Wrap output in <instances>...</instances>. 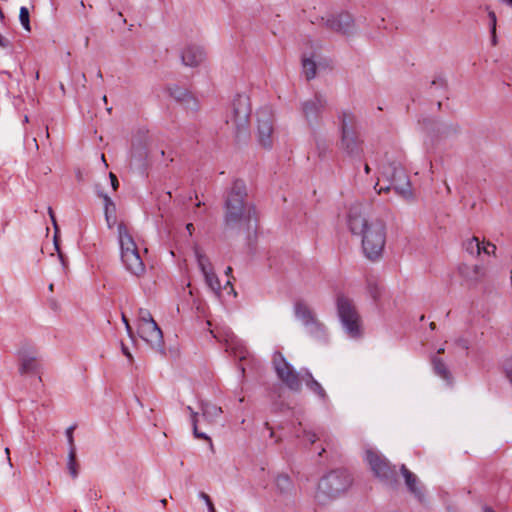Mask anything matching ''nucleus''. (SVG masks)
Returning <instances> with one entry per match:
<instances>
[{"label":"nucleus","mask_w":512,"mask_h":512,"mask_svg":"<svg viewBox=\"0 0 512 512\" xmlns=\"http://www.w3.org/2000/svg\"><path fill=\"white\" fill-rule=\"evenodd\" d=\"M347 223L352 234L362 237V250L366 258L378 260L386 243L385 223L380 219L368 220L360 205L349 209Z\"/></svg>","instance_id":"f257e3e1"},{"label":"nucleus","mask_w":512,"mask_h":512,"mask_svg":"<svg viewBox=\"0 0 512 512\" xmlns=\"http://www.w3.org/2000/svg\"><path fill=\"white\" fill-rule=\"evenodd\" d=\"M254 215L255 208L247 201V189L244 181L235 180L225 201V229L240 230L243 226L249 225Z\"/></svg>","instance_id":"f03ea898"},{"label":"nucleus","mask_w":512,"mask_h":512,"mask_svg":"<svg viewBox=\"0 0 512 512\" xmlns=\"http://www.w3.org/2000/svg\"><path fill=\"white\" fill-rule=\"evenodd\" d=\"M117 230L122 263L131 274L137 277L142 276L145 273V264L128 227L121 222Z\"/></svg>","instance_id":"7ed1b4c3"},{"label":"nucleus","mask_w":512,"mask_h":512,"mask_svg":"<svg viewBox=\"0 0 512 512\" xmlns=\"http://www.w3.org/2000/svg\"><path fill=\"white\" fill-rule=\"evenodd\" d=\"M251 115L250 99L247 95H237L226 113V124L236 138L248 135Z\"/></svg>","instance_id":"20e7f679"},{"label":"nucleus","mask_w":512,"mask_h":512,"mask_svg":"<svg viewBox=\"0 0 512 512\" xmlns=\"http://www.w3.org/2000/svg\"><path fill=\"white\" fill-rule=\"evenodd\" d=\"M351 484L352 478L347 470H332L321 478L316 498L319 502L324 503L327 499L336 498L346 492Z\"/></svg>","instance_id":"39448f33"},{"label":"nucleus","mask_w":512,"mask_h":512,"mask_svg":"<svg viewBox=\"0 0 512 512\" xmlns=\"http://www.w3.org/2000/svg\"><path fill=\"white\" fill-rule=\"evenodd\" d=\"M336 306L345 333L350 338H360L362 336V321L353 301L343 294H338Z\"/></svg>","instance_id":"423d86ee"},{"label":"nucleus","mask_w":512,"mask_h":512,"mask_svg":"<svg viewBox=\"0 0 512 512\" xmlns=\"http://www.w3.org/2000/svg\"><path fill=\"white\" fill-rule=\"evenodd\" d=\"M341 148L348 156L361 157L363 153L362 143L356 130L355 116L350 112H342L340 116Z\"/></svg>","instance_id":"0eeeda50"},{"label":"nucleus","mask_w":512,"mask_h":512,"mask_svg":"<svg viewBox=\"0 0 512 512\" xmlns=\"http://www.w3.org/2000/svg\"><path fill=\"white\" fill-rule=\"evenodd\" d=\"M381 174L390 181L391 186L380 188L378 193L389 191L393 188L398 194L407 198L411 196V185L409 177L404 168L396 162L389 163L382 167Z\"/></svg>","instance_id":"6e6552de"},{"label":"nucleus","mask_w":512,"mask_h":512,"mask_svg":"<svg viewBox=\"0 0 512 512\" xmlns=\"http://www.w3.org/2000/svg\"><path fill=\"white\" fill-rule=\"evenodd\" d=\"M366 461L375 477H377L386 486L394 488L397 484V472L395 466L380 453L374 450L366 451Z\"/></svg>","instance_id":"1a4fd4ad"},{"label":"nucleus","mask_w":512,"mask_h":512,"mask_svg":"<svg viewBox=\"0 0 512 512\" xmlns=\"http://www.w3.org/2000/svg\"><path fill=\"white\" fill-rule=\"evenodd\" d=\"M273 367L277 377L291 391L299 392L302 388V371L296 372L293 366L286 361L280 352L273 355Z\"/></svg>","instance_id":"9d476101"},{"label":"nucleus","mask_w":512,"mask_h":512,"mask_svg":"<svg viewBox=\"0 0 512 512\" xmlns=\"http://www.w3.org/2000/svg\"><path fill=\"white\" fill-rule=\"evenodd\" d=\"M273 367L277 377L291 391L299 392L302 388V371L296 372L293 366L286 361L280 352L273 355Z\"/></svg>","instance_id":"9b49d317"},{"label":"nucleus","mask_w":512,"mask_h":512,"mask_svg":"<svg viewBox=\"0 0 512 512\" xmlns=\"http://www.w3.org/2000/svg\"><path fill=\"white\" fill-rule=\"evenodd\" d=\"M319 24L341 35L350 36L355 32V21L348 12L321 17Z\"/></svg>","instance_id":"f8f14e48"},{"label":"nucleus","mask_w":512,"mask_h":512,"mask_svg":"<svg viewBox=\"0 0 512 512\" xmlns=\"http://www.w3.org/2000/svg\"><path fill=\"white\" fill-rule=\"evenodd\" d=\"M257 131L259 143L265 147L272 146L273 122L268 110L264 109L257 113Z\"/></svg>","instance_id":"ddd939ff"},{"label":"nucleus","mask_w":512,"mask_h":512,"mask_svg":"<svg viewBox=\"0 0 512 512\" xmlns=\"http://www.w3.org/2000/svg\"><path fill=\"white\" fill-rule=\"evenodd\" d=\"M138 333L152 348L162 350L163 335L156 322L139 323Z\"/></svg>","instance_id":"4468645a"},{"label":"nucleus","mask_w":512,"mask_h":512,"mask_svg":"<svg viewBox=\"0 0 512 512\" xmlns=\"http://www.w3.org/2000/svg\"><path fill=\"white\" fill-rule=\"evenodd\" d=\"M326 105V98L323 95L316 93L313 99L303 102V115L310 124L317 123Z\"/></svg>","instance_id":"2eb2a0df"},{"label":"nucleus","mask_w":512,"mask_h":512,"mask_svg":"<svg viewBox=\"0 0 512 512\" xmlns=\"http://www.w3.org/2000/svg\"><path fill=\"white\" fill-rule=\"evenodd\" d=\"M400 471L404 477L405 484L408 488V491L414 495V497L419 501L423 502L425 495L423 486L420 483L418 477L412 473L404 464L401 466Z\"/></svg>","instance_id":"dca6fc26"},{"label":"nucleus","mask_w":512,"mask_h":512,"mask_svg":"<svg viewBox=\"0 0 512 512\" xmlns=\"http://www.w3.org/2000/svg\"><path fill=\"white\" fill-rule=\"evenodd\" d=\"M204 59L205 52L202 47L197 45H187L181 53V61L185 66L197 67Z\"/></svg>","instance_id":"f3484780"},{"label":"nucleus","mask_w":512,"mask_h":512,"mask_svg":"<svg viewBox=\"0 0 512 512\" xmlns=\"http://www.w3.org/2000/svg\"><path fill=\"white\" fill-rule=\"evenodd\" d=\"M302 382H304L307 388L316 394L322 401H328V395L322 385L314 379L313 375L308 369L302 370Z\"/></svg>","instance_id":"a211bd4d"},{"label":"nucleus","mask_w":512,"mask_h":512,"mask_svg":"<svg viewBox=\"0 0 512 512\" xmlns=\"http://www.w3.org/2000/svg\"><path fill=\"white\" fill-rule=\"evenodd\" d=\"M294 313L296 318L299 319L304 326L310 324L312 321L317 319L313 310L302 301H298L295 303Z\"/></svg>","instance_id":"6ab92c4d"},{"label":"nucleus","mask_w":512,"mask_h":512,"mask_svg":"<svg viewBox=\"0 0 512 512\" xmlns=\"http://www.w3.org/2000/svg\"><path fill=\"white\" fill-rule=\"evenodd\" d=\"M431 364L436 375L441 377L447 383H451L452 375L446 363L437 355L431 357Z\"/></svg>","instance_id":"aec40b11"},{"label":"nucleus","mask_w":512,"mask_h":512,"mask_svg":"<svg viewBox=\"0 0 512 512\" xmlns=\"http://www.w3.org/2000/svg\"><path fill=\"white\" fill-rule=\"evenodd\" d=\"M307 332L314 338L318 340H326L327 331L326 327L323 323H321L318 319H315L310 324L305 326Z\"/></svg>","instance_id":"412c9836"},{"label":"nucleus","mask_w":512,"mask_h":512,"mask_svg":"<svg viewBox=\"0 0 512 512\" xmlns=\"http://www.w3.org/2000/svg\"><path fill=\"white\" fill-rule=\"evenodd\" d=\"M201 411L202 416L209 422L216 420L222 413L221 407L209 402L201 403Z\"/></svg>","instance_id":"4be33fe9"},{"label":"nucleus","mask_w":512,"mask_h":512,"mask_svg":"<svg viewBox=\"0 0 512 512\" xmlns=\"http://www.w3.org/2000/svg\"><path fill=\"white\" fill-rule=\"evenodd\" d=\"M48 214L51 218V221H52V224L54 226V229H55V235H54V245H55V249L58 253V257L61 261V264L63 266V268L65 269L66 268V258H65V255L61 252L60 250V246H59V242H58V232H59V228H58V225H57V221H56V218H55V214H54V211L51 207L48 208Z\"/></svg>","instance_id":"5701e85b"},{"label":"nucleus","mask_w":512,"mask_h":512,"mask_svg":"<svg viewBox=\"0 0 512 512\" xmlns=\"http://www.w3.org/2000/svg\"><path fill=\"white\" fill-rule=\"evenodd\" d=\"M37 368H38V362H37V358L35 356H24L22 358L19 372L21 374H25V373L36 371Z\"/></svg>","instance_id":"b1692460"},{"label":"nucleus","mask_w":512,"mask_h":512,"mask_svg":"<svg viewBox=\"0 0 512 512\" xmlns=\"http://www.w3.org/2000/svg\"><path fill=\"white\" fill-rule=\"evenodd\" d=\"M202 273L209 288L214 292H219L221 290V285L217 275L213 272V269L206 270V272Z\"/></svg>","instance_id":"393cba45"},{"label":"nucleus","mask_w":512,"mask_h":512,"mask_svg":"<svg viewBox=\"0 0 512 512\" xmlns=\"http://www.w3.org/2000/svg\"><path fill=\"white\" fill-rule=\"evenodd\" d=\"M276 487L281 493H288L291 491L293 485L290 477L285 474L278 475L276 480Z\"/></svg>","instance_id":"a878e982"},{"label":"nucleus","mask_w":512,"mask_h":512,"mask_svg":"<svg viewBox=\"0 0 512 512\" xmlns=\"http://www.w3.org/2000/svg\"><path fill=\"white\" fill-rule=\"evenodd\" d=\"M78 468L79 465L76 459V451H73V448H71L68 453L67 469L73 479L78 477Z\"/></svg>","instance_id":"bb28decb"},{"label":"nucleus","mask_w":512,"mask_h":512,"mask_svg":"<svg viewBox=\"0 0 512 512\" xmlns=\"http://www.w3.org/2000/svg\"><path fill=\"white\" fill-rule=\"evenodd\" d=\"M170 96L180 102H188L192 99L190 93L183 88L178 86L169 88Z\"/></svg>","instance_id":"cd10ccee"},{"label":"nucleus","mask_w":512,"mask_h":512,"mask_svg":"<svg viewBox=\"0 0 512 512\" xmlns=\"http://www.w3.org/2000/svg\"><path fill=\"white\" fill-rule=\"evenodd\" d=\"M303 73L307 80H311L316 76V63L310 58L302 59Z\"/></svg>","instance_id":"c85d7f7f"},{"label":"nucleus","mask_w":512,"mask_h":512,"mask_svg":"<svg viewBox=\"0 0 512 512\" xmlns=\"http://www.w3.org/2000/svg\"><path fill=\"white\" fill-rule=\"evenodd\" d=\"M195 256L201 272H206V270L212 269L208 257L203 254L199 248H195Z\"/></svg>","instance_id":"c756f323"},{"label":"nucleus","mask_w":512,"mask_h":512,"mask_svg":"<svg viewBox=\"0 0 512 512\" xmlns=\"http://www.w3.org/2000/svg\"><path fill=\"white\" fill-rule=\"evenodd\" d=\"M187 409L190 411L191 413V421H192V425H193V434L196 438L198 439H204V440H210V438L203 432H200L197 428V417H198V413L197 412H194L193 409L188 406Z\"/></svg>","instance_id":"7c9ffc66"},{"label":"nucleus","mask_w":512,"mask_h":512,"mask_svg":"<svg viewBox=\"0 0 512 512\" xmlns=\"http://www.w3.org/2000/svg\"><path fill=\"white\" fill-rule=\"evenodd\" d=\"M100 197L104 200L105 206V219L109 222V214H115L116 207L112 199L107 194H99Z\"/></svg>","instance_id":"2f4dec72"},{"label":"nucleus","mask_w":512,"mask_h":512,"mask_svg":"<svg viewBox=\"0 0 512 512\" xmlns=\"http://www.w3.org/2000/svg\"><path fill=\"white\" fill-rule=\"evenodd\" d=\"M466 250L471 254L480 255V253L482 252V245L477 237L471 238L466 243Z\"/></svg>","instance_id":"473e14b6"},{"label":"nucleus","mask_w":512,"mask_h":512,"mask_svg":"<svg viewBox=\"0 0 512 512\" xmlns=\"http://www.w3.org/2000/svg\"><path fill=\"white\" fill-rule=\"evenodd\" d=\"M19 20L23 28L30 32L31 26H30V16H29V10L27 7H21L19 12Z\"/></svg>","instance_id":"72a5a7b5"},{"label":"nucleus","mask_w":512,"mask_h":512,"mask_svg":"<svg viewBox=\"0 0 512 512\" xmlns=\"http://www.w3.org/2000/svg\"><path fill=\"white\" fill-rule=\"evenodd\" d=\"M295 434L297 438H305L310 444H313L319 439L316 433L303 429L301 432L299 430H295Z\"/></svg>","instance_id":"f704fd0d"},{"label":"nucleus","mask_w":512,"mask_h":512,"mask_svg":"<svg viewBox=\"0 0 512 512\" xmlns=\"http://www.w3.org/2000/svg\"><path fill=\"white\" fill-rule=\"evenodd\" d=\"M138 317H139L140 323L155 322L153 317H152V315H151V313L149 312V310H147L145 308H140L139 309Z\"/></svg>","instance_id":"c9c22d12"},{"label":"nucleus","mask_w":512,"mask_h":512,"mask_svg":"<svg viewBox=\"0 0 512 512\" xmlns=\"http://www.w3.org/2000/svg\"><path fill=\"white\" fill-rule=\"evenodd\" d=\"M75 429H76V425H72V426L68 427L66 430V437H67L69 449L73 448V451H76V446H75L74 437H73V432Z\"/></svg>","instance_id":"e433bc0d"},{"label":"nucleus","mask_w":512,"mask_h":512,"mask_svg":"<svg viewBox=\"0 0 512 512\" xmlns=\"http://www.w3.org/2000/svg\"><path fill=\"white\" fill-rule=\"evenodd\" d=\"M487 10H488V17L490 19V32H494V31H496L497 17H496V14L494 11L489 10L488 7H487Z\"/></svg>","instance_id":"4c0bfd02"},{"label":"nucleus","mask_w":512,"mask_h":512,"mask_svg":"<svg viewBox=\"0 0 512 512\" xmlns=\"http://www.w3.org/2000/svg\"><path fill=\"white\" fill-rule=\"evenodd\" d=\"M369 292L374 300H377L380 296L381 288L377 284L369 283Z\"/></svg>","instance_id":"58836bf2"},{"label":"nucleus","mask_w":512,"mask_h":512,"mask_svg":"<svg viewBox=\"0 0 512 512\" xmlns=\"http://www.w3.org/2000/svg\"><path fill=\"white\" fill-rule=\"evenodd\" d=\"M496 251V246L492 243H487L485 246H482V252L490 255V254H494Z\"/></svg>","instance_id":"ea45409f"},{"label":"nucleus","mask_w":512,"mask_h":512,"mask_svg":"<svg viewBox=\"0 0 512 512\" xmlns=\"http://www.w3.org/2000/svg\"><path fill=\"white\" fill-rule=\"evenodd\" d=\"M109 178H110V181H111V186L114 190H117V188L119 187V181L116 177V175L112 172L109 173Z\"/></svg>","instance_id":"a19ab883"},{"label":"nucleus","mask_w":512,"mask_h":512,"mask_svg":"<svg viewBox=\"0 0 512 512\" xmlns=\"http://www.w3.org/2000/svg\"><path fill=\"white\" fill-rule=\"evenodd\" d=\"M507 377L509 378L511 384H512V359H510L505 366Z\"/></svg>","instance_id":"79ce46f5"},{"label":"nucleus","mask_w":512,"mask_h":512,"mask_svg":"<svg viewBox=\"0 0 512 512\" xmlns=\"http://www.w3.org/2000/svg\"><path fill=\"white\" fill-rule=\"evenodd\" d=\"M121 350H122V353L128 358V360L130 362H132L133 356H132L131 352L129 351L128 347L124 343H121Z\"/></svg>","instance_id":"37998d69"},{"label":"nucleus","mask_w":512,"mask_h":512,"mask_svg":"<svg viewBox=\"0 0 512 512\" xmlns=\"http://www.w3.org/2000/svg\"><path fill=\"white\" fill-rule=\"evenodd\" d=\"M431 84L433 86H437V87H440V88H444L446 86V82L442 78H438V79L433 80Z\"/></svg>","instance_id":"c03bdc74"},{"label":"nucleus","mask_w":512,"mask_h":512,"mask_svg":"<svg viewBox=\"0 0 512 512\" xmlns=\"http://www.w3.org/2000/svg\"><path fill=\"white\" fill-rule=\"evenodd\" d=\"M122 321L125 324V327H126V330H127L128 334H129V336H131L132 335L131 326L129 324L128 319L126 318V316L124 314H122Z\"/></svg>","instance_id":"a18cd8bd"},{"label":"nucleus","mask_w":512,"mask_h":512,"mask_svg":"<svg viewBox=\"0 0 512 512\" xmlns=\"http://www.w3.org/2000/svg\"><path fill=\"white\" fill-rule=\"evenodd\" d=\"M199 497L204 500V502L206 503V505L209 504V502H212L210 496L208 494H206L205 492H200L199 493Z\"/></svg>","instance_id":"49530a36"},{"label":"nucleus","mask_w":512,"mask_h":512,"mask_svg":"<svg viewBox=\"0 0 512 512\" xmlns=\"http://www.w3.org/2000/svg\"><path fill=\"white\" fill-rule=\"evenodd\" d=\"M9 45H10L9 40H7L6 38H4V37L0 34V46H1V47H3V48H7Z\"/></svg>","instance_id":"de8ad7c7"},{"label":"nucleus","mask_w":512,"mask_h":512,"mask_svg":"<svg viewBox=\"0 0 512 512\" xmlns=\"http://www.w3.org/2000/svg\"><path fill=\"white\" fill-rule=\"evenodd\" d=\"M491 33V42H492V45L495 46L497 44V36H496V31L494 32H490Z\"/></svg>","instance_id":"09e8293b"},{"label":"nucleus","mask_w":512,"mask_h":512,"mask_svg":"<svg viewBox=\"0 0 512 512\" xmlns=\"http://www.w3.org/2000/svg\"><path fill=\"white\" fill-rule=\"evenodd\" d=\"M115 223V217H114V214H109V222H107L108 224V227H111L112 224Z\"/></svg>","instance_id":"8fccbe9b"},{"label":"nucleus","mask_w":512,"mask_h":512,"mask_svg":"<svg viewBox=\"0 0 512 512\" xmlns=\"http://www.w3.org/2000/svg\"><path fill=\"white\" fill-rule=\"evenodd\" d=\"M186 229H187V231L189 232V234L191 235V234L193 233V231H194V226H193V224H192V223H188V224L186 225Z\"/></svg>","instance_id":"3c124183"},{"label":"nucleus","mask_w":512,"mask_h":512,"mask_svg":"<svg viewBox=\"0 0 512 512\" xmlns=\"http://www.w3.org/2000/svg\"><path fill=\"white\" fill-rule=\"evenodd\" d=\"M207 508L209 512H216L213 502H209Z\"/></svg>","instance_id":"603ef678"},{"label":"nucleus","mask_w":512,"mask_h":512,"mask_svg":"<svg viewBox=\"0 0 512 512\" xmlns=\"http://www.w3.org/2000/svg\"><path fill=\"white\" fill-rule=\"evenodd\" d=\"M265 427H266L267 429H269V430H272V428L270 427V425H269V423H268V422H266V423H265ZM273 436H274V432H273V431H271V432H270V437H273Z\"/></svg>","instance_id":"864d4df0"},{"label":"nucleus","mask_w":512,"mask_h":512,"mask_svg":"<svg viewBox=\"0 0 512 512\" xmlns=\"http://www.w3.org/2000/svg\"><path fill=\"white\" fill-rule=\"evenodd\" d=\"M5 453L7 454V459H8V461H9V464H10V465H12V464H11V459H10V457H9V453H10L9 448H6V449H5Z\"/></svg>","instance_id":"5fc2aeb1"},{"label":"nucleus","mask_w":512,"mask_h":512,"mask_svg":"<svg viewBox=\"0 0 512 512\" xmlns=\"http://www.w3.org/2000/svg\"><path fill=\"white\" fill-rule=\"evenodd\" d=\"M364 171H365V173H366V174H369V173H370V167H369V165H368V164H365V166H364Z\"/></svg>","instance_id":"6e6d98bb"},{"label":"nucleus","mask_w":512,"mask_h":512,"mask_svg":"<svg viewBox=\"0 0 512 512\" xmlns=\"http://www.w3.org/2000/svg\"><path fill=\"white\" fill-rule=\"evenodd\" d=\"M444 351H445V349H444L443 347H441V348H439V349L437 350V352H436V354H435V355H437V356H438L439 354L444 353Z\"/></svg>","instance_id":"4d7b16f0"},{"label":"nucleus","mask_w":512,"mask_h":512,"mask_svg":"<svg viewBox=\"0 0 512 512\" xmlns=\"http://www.w3.org/2000/svg\"><path fill=\"white\" fill-rule=\"evenodd\" d=\"M503 2H505L506 4L512 6V0H502Z\"/></svg>","instance_id":"13d9d810"},{"label":"nucleus","mask_w":512,"mask_h":512,"mask_svg":"<svg viewBox=\"0 0 512 512\" xmlns=\"http://www.w3.org/2000/svg\"><path fill=\"white\" fill-rule=\"evenodd\" d=\"M435 327H436L435 323H434V322H431V323H430V328H431L432 330H434V329H435Z\"/></svg>","instance_id":"bf43d9fd"},{"label":"nucleus","mask_w":512,"mask_h":512,"mask_svg":"<svg viewBox=\"0 0 512 512\" xmlns=\"http://www.w3.org/2000/svg\"><path fill=\"white\" fill-rule=\"evenodd\" d=\"M484 512H494L491 508L486 507Z\"/></svg>","instance_id":"052dcab7"},{"label":"nucleus","mask_w":512,"mask_h":512,"mask_svg":"<svg viewBox=\"0 0 512 512\" xmlns=\"http://www.w3.org/2000/svg\"><path fill=\"white\" fill-rule=\"evenodd\" d=\"M161 503H162L163 506H165L167 504V500L166 499H162Z\"/></svg>","instance_id":"680f3d73"},{"label":"nucleus","mask_w":512,"mask_h":512,"mask_svg":"<svg viewBox=\"0 0 512 512\" xmlns=\"http://www.w3.org/2000/svg\"><path fill=\"white\" fill-rule=\"evenodd\" d=\"M102 101H103L104 103H107V96H106V95H104V96L102 97Z\"/></svg>","instance_id":"e2e57ef3"},{"label":"nucleus","mask_w":512,"mask_h":512,"mask_svg":"<svg viewBox=\"0 0 512 512\" xmlns=\"http://www.w3.org/2000/svg\"><path fill=\"white\" fill-rule=\"evenodd\" d=\"M97 77H99V78H102V77H103V76H102V72H101L100 70H99V71H98V73H97Z\"/></svg>","instance_id":"0e129e2a"},{"label":"nucleus","mask_w":512,"mask_h":512,"mask_svg":"<svg viewBox=\"0 0 512 512\" xmlns=\"http://www.w3.org/2000/svg\"><path fill=\"white\" fill-rule=\"evenodd\" d=\"M240 358H241V359H244V358H245V356H244V351H241V352H240Z\"/></svg>","instance_id":"69168bd1"},{"label":"nucleus","mask_w":512,"mask_h":512,"mask_svg":"<svg viewBox=\"0 0 512 512\" xmlns=\"http://www.w3.org/2000/svg\"><path fill=\"white\" fill-rule=\"evenodd\" d=\"M88 44H89V38L87 37V38L85 39V46L87 47V46H88Z\"/></svg>","instance_id":"338daca9"},{"label":"nucleus","mask_w":512,"mask_h":512,"mask_svg":"<svg viewBox=\"0 0 512 512\" xmlns=\"http://www.w3.org/2000/svg\"><path fill=\"white\" fill-rule=\"evenodd\" d=\"M325 452V449L323 448L320 452H319V456H322V454Z\"/></svg>","instance_id":"774afa93"}]
</instances>
